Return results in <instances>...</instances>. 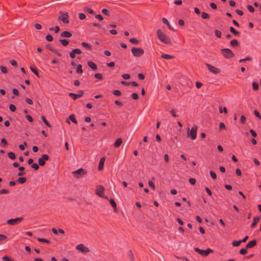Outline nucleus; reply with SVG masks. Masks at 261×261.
Here are the masks:
<instances>
[{
    "instance_id": "3c124183",
    "label": "nucleus",
    "mask_w": 261,
    "mask_h": 261,
    "mask_svg": "<svg viewBox=\"0 0 261 261\" xmlns=\"http://www.w3.org/2000/svg\"><path fill=\"white\" fill-rule=\"evenodd\" d=\"M79 17L80 19H81V20H84L86 18L85 14L83 13H79Z\"/></svg>"
},
{
    "instance_id": "1a4fd4ad",
    "label": "nucleus",
    "mask_w": 261,
    "mask_h": 261,
    "mask_svg": "<svg viewBox=\"0 0 261 261\" xmlns=\"http://www.w3.org/2000/svg\"><path fill=\"white\" fill-rule=\"evenodd\" d=\"M49 156L47 154H44L41 158L38 159V164L40 166H43L45 164V161L49 160Z\"/></svg>"
},
{
    "instance_id": "412c9836",
    "label": "nucleus",
    "mask_w": 261,
    "mask_h": 261,
    "mask_svg": "<svg viewBox=\"0 0 261 261\" xmlns=\"http://www.w3.org/2000/svg\"><path fill=\"white\" fill-rule=\"evenodd\" d=\"M122 142V140L121 138H118L116 139L114 143V146L116 148L119 147Z\"/></svg>"
},
{
    "instance_id": "774afa93",
    "label": "nucleus",
    "mask_w": 261,
    "mask_h": 261,
    "mask_svg": "<svg viewBox=\"0 0 261 261\" xmlns=\"http://www.w3.org/2000/svg\"><path fill=\"white\" fill-rule=\"evenodd\" d=\"M25 102L27 103H28L29 105H33V100L32 99H30V98H25Z\"/></svg>"
},
{
    "instance_id": "4c0bfd02",
    "label": "nucleus",
    "mask_w": 261,
    "mask_h": 261,
    "mask_svg": "<svg viewBox=\"0 0 261 261\" xmlns=\"http://www.w3.org/2000/svg\"><path fill=\"white\" fill-rule=\"evenodd\" d=\"M252 88L254 91H256L258 89V84L256 82H253Z\"/></svg>"
},
{
    "instance_id": "4d7b16f0",
    "label": "nucleus",
    "mask_w": 261,
    "mask_h": 261,
    "mask_svg": "<svg viewBox=\"0 0 261 261\" xmlns=\"http://www.w3.org/2000/svg\"><path fill=\"white\" fill-rule=\"evenodd\" d=\"M122 77L124 80H128L130 77V76L129 74L126 73L122 75Z\"/></svg>"
},
{
    "instance_id": "f03ea898",
    "label": "nucleus",
    "mask_w": 261,
    "mask_h": 261,
    "mask_svg": "<svg viewBox=\"0 0 261 261\" xmlns=\"http://www.w3.org/2000/svg\"><path fill=\"white\" fill-rule=\"evenodd\" d=\"M198 127L196 125H194L192 127L191 130L190 128H187V137H190L192 140H195L197 137V131Z\"/></svg>"
},
{
    "instance_id": "2eb2a0df",
    "label": "nucleus",
    "mask_w": 261,
    "mask_h": 261,
    "mask_svg": "<svg viewBox=\"0 0 261 261\" xmlns=\"http://www.w3.org/2000/svg\"><path fill=\"white\" fill-rule=\"evenodd\" d=\"M72 35L71 33H70L69 31H63L60 34V36L61 37H65V38H70V37H72Z\"/></svg>"
},
{
    "instance_id": "a878e982",
    "label": "nucleus",
    "mask_w": 261,
    "mask_h": 261,
    "mask_svg": "<svg viewBox=\"0 0 261 261\" xmlns=\"http://www.w3.org/2000/svg\"><path fill=\"white\" fill-rule=\"evenodd\" d=\"M59 42L64 46H66L68 45L69 41L67 39H60Z\"/></svg>"
},
{
    "instance_id": "9b49d317",
    "label": "nucleus",
    "mask_w": 261,
    "mask_h": 261,
    "mask_svg": "<svg viewBox=\"0 0 261 261\" xmlns=\"http://www.w3.org/2000/svg\"><path fill=\"white\" fill-rule=\"evenodd\" d=\"M58 20L63 21L64 23H69V15L68 13H63L58 17Z\"/></svg>"
},
{
    "instance_id": "dca6fc26",
    "label": "nucleus",
    "mask_w": 261,
    "mask_h": 261,
    "mask_svg": "<svg viewBox=\"0 0 261 261\" xmlns=\"http://www.w3.org/2000/svg\"><path fill=\"white\" fill-rule=\"evenodd\" d=\"M260 217H254L253 219V222L251 224V228H253L256 225V224L260 221Z\"/></svg>"
},
{
    "instance_id": "20e7f679",
    "label": "nucleus",
    "mask_w": 261,
    "mask_h": 261,
    "mask_svg": "<svg viewBox=\"0 0 261 261\" xmlns=\"http://www.w3.org/2000/svg\"><path fill=\"white\" fill-rule=\"evenodd\" d=\"M221 53L226 59H231L234 56V54L229 48H223L221 49Z\"/></svg>"
},
{
    "instance_id": "393cba45",
    "label": "nucleus",
    "mask_w": 261,
    "mask_h": 261,
    "mask_svg": "<svg viewBox=\"0 0 261 261\" xmlns=\"http://www.w3.org/2000/svg\"><path fill=\"white\" fill-rule=\"evenodd\" d=\"M76 72L77 73L79 74H82L83 72V70L82 69V66L81 64H79L76 69Z\"/></svg>"
},
{
    "instance_id": "7ed1b4c3",
    "label": "nucleus",
    "mask_w": 261,
    "mask_h": 261,
    "mask_svg": "<svg viewBox=\"0 0 261 261\" xmlns=\"http://www.w3.org/2000/svg\"><path fill=\"white\" fill-rule=\"evenodd\" d=\"M131 51L133 55L137 58L141 57L144 54V50L141 48L133 47Z\"/></svg>"
},
{
    "instance_id": "6e6552de",
    "label": "nucleus",
    "mask_w": 261,
    "mask_h": 261,
    "mask_svg": "<svg viewBox=\"0 0 261 261\" xmlns=\"http://www.w3.org/2000/svg\"><path fill=\"white\" fill-rule=\"evenodd\" d=\"M76 249L84 253L89 252V249L83 244H80L76 246Z\"/></svg>"
},
{
    "instance_id": "37998d69",
    "label": "nucleus",
    "mask_w": 261,
    "mask_h": 261,
    "mask_svg": "<svg viewBox=\"0 0 261 261\" xmlns=\"http://www.w3.org/2000/svg\"><path fill=\"white\" fill-rule=\"evenodd\" d=\"M94 77L99 80H102L103 77L101 73H97L94 74Z\"/></svg>"
},
{
    "instance_id": "5701e85b",
    "label": "nucleus",
    "mask_w": 261,
    "mask_h": 261,
    "mask_svg": "<svg viewBox=\"0 0 261 261\" xmlns=\"http://www.w3.org/2000/svg\"><path fill=\"white\" fill-rule=\"evenodd\" d=\"M81 44L84 47L86 48L88 50H90L92 49L91 45L87 42H83Z\"/></svg>"
},
{
    "instance_id": "0e129e2a",
    "label": "nucleus",
    "mask_w": 261,
    "mask_h": 261,
    "mask_svg": "<svg viewBox=\"0 0 261 261\" xmlns=\"http://www.w3.org/2000/svg\"><path fill=\"white\" fill-rule=\"evenodd\" d=\"M9 193V191L8 190L6 189H2L0 191V194H8Z\"/></svg>"
},
{
    "instance_id": "72a5a7b5",
    "label": "nucleus",
    "mask_w": 261,
    "mask_h": 261,
    "mask_svg": "<svg viewBox=\"0 0 261 261\" xmlns=\"http://www.w3.org/2000/svg\"><path fill=\"white\" fill-rule=\"evenodd\" d=\"M49 31H54L55 33H57L60 31V28L59 26H56L55 28H50Z\"/></svg>"
},
{
    "instance_id": "c9c22d12",
    "label": "nucleus",
    "mask_w": 261,
    "mask_h": 261,
    "mask_svg": "<svg viewBox=\"0 0 261 261\" xmlns=\"http://www.w3.org/2000/svg\"><path fill=\"white\" fill-rule=\"evenodd\" d=\"M84 11L85 12H87V13H88L89 14H94V11L92 9H91V8H85V9H84Z\"/></svg>"
},
{
    "instance_id": "79ce46f5",
    "label": "nucleus",
    "mask_w": 261,
    "mask_h": 261,
    "mask_svg": "<svg viewBox=\"0 0 261 261\" xmlns=\"http://www.w3.org/2000/svg\"><path fill=\"white\" fill-rule=\"evenodd\" d=\"M219 112L220 113H222L224 112V113L226 114L227 113V110L226 108L224 107L223 109L221 107H219Z\"/></svg>"
},
{
    "instance_id": "69168bd1",
    "label": "nucleus",
    "mask_w": 261,
    "mask_h": 261,
    "mask_svg": "<svg viewBox=\"0 0 261 261\" xmlns=\"http://www.w3.org/2000/svg\"><path fill=\"white\" fill-rule=\"evenodd\" d=\"M10 63L11 64V65H12L13 66H17V63L16 61H15L14 60H11L10 61Z\"/></svg>"
},
{
    "instance_id": "680f3d73",
    "label": "nucleus",
    "mask_w": 261,
    "mask_h": 261,
    "mask_svg": "<svg viewBox=\"0 0 261 261\" xmlns=\"http://www.w3.org/2000/svg\"><path fill=\"white\" fill-rule=\"evenodd\" d=\"M27 145V143L25 142H24V145L20 144L19 145V148L21 150H24L25 149V146Z\"/></svg>"
},
{
    "instance_id": "f3484780",
    "label": "nucleus",
    "mask_w": 261,
    "mask_h": 261,
    "mask_svg": "<svg viewBox=\"0 0 261 261\" xmlns=\"http://www.w3.org/2000/svg\"><path fill=\"white\" fill-rule=\"evenodd\" d=\"M88 66L93 70H96L97 69V66L95 63L92 61H88L87 62Z\"/></svg>"
},
{
    "instance_id": "58836bf2",
    "label": "nucleus",
    "mask_w": 261,
    "mask_h": 261,
    "mask_svg": "<svg viewBox=\"0 0 261 261\" xmlns=\"http://www.w3.org/2000/svg\"><path fill=\"white\" fill-rule=\"evenodd\" d=\"M2 259L3 261H14L13 259H12L11 257H9L8 256H4L2 257Z\"/></svg>"
},
{
    "instance_id": "aec40b11",
    "label": "nucleus",
    "mask_w": 261,
    "mask_h": 261,
    "mask_svg": "<svg viewBox=\"0 0 261 261\" xmlns=\"http://www.w3.org/2000/svg\"><path fill=\"white\" fill-rule=\"evenodd\" d=\"M127 256L128 257V258L129 259L130 261H134L135 260L134 256L133 253L131 250H129L127 252Z\"/></svg>"
},
{
    "instance_id": "052dcab7",
    "label": "nucleus",
    "mask_w": 261,
    "mask_h": 261,
    "mask_svg": "<svg viewBox=\"0 0 261 261\" xmlns=\"http://www.w3.org/2000/svg\"><path fill=\"white\" fill-rule=\"evenodd\" d=\"M7 239V237L6 235L1 234H0V241H4Z\"/></svg>"
},
{
    "instance_id": "6e6d98bb",
    "label": "nucleus",
    "mask_w": 261,
    "mask_h": 261,
    "mask_svg": "<svg viewBox=\"0 0 261 261\" xmlns=\"http://www.w3.org/2000/svg\"><path fill=\"white\" fill-rule=\"evenodd\" d=\"M32 168L34 169L35 170H37L39 169V166L37 163H34L32 165Z\"/></svg>"
},
{
    "instance_id": "7c9ffc66",
    "label": "nucleus",
    "mask_w": 261,
    "mask_h": 261,
    "mask_svg": "<svg viewBox=\"0 0 261 261\" xmlns=\"http://www.w3.org/2000/svg\"><path fill=\"white\" fill-rule=\"evenodd\" d=\"M8 157L11 160H14L16 158L15 154L12 152H9L8 153Z\"/></svg>"
},
{
    "instance_id": "0eeeda50",
    "label": "nucleus",
    "mask_w": 261,
    "mask_h": 261,
    "mask_svg": "<svg viewBox=\"0 0 261 261\" xmlns=\"http://www.w3.org/2000/svg\"><path fill=\"white\" fill-rule=\"evenodd\" d=\"M105 188L102 186L98 185L95 189V194L100 197L105 198L104 196Z\"/></svg>"
},
{
    "instance_id": "a19ab883",
    "label": "nucleus",
    "mask_w": 261,
    "mask_h": 261,
    "mask_svg": "<svg viewBox=\"0 0 261 261\" xmlns=\"http://www.w3.org/2000/svg\"><path fill=\"white\" fill-rule=\"evenodd\" d=\"M110 203L111 204V205L115 208V211H116V208L117 205H116V203L115 201H114V200L113 199H111L110 200Z\"/></svg>"
},
{
    "instance_id": "13d9d810",
    "label": "nucleus",
    "mask_w": 261,
    "mask_h": 261,
    "mask_svg": "<svg viewBox=\"0 0 261 261\" xmlns=\"http://www.w3.org/2000/svg\"><path fill=\"white\" fill-rule=\"evenodd\" d=\"M45 38L49 42L53 41V37L51 36V35L49 34L46 35Z\"/></svg>"
},
{
    "instance_id": "f257e3e1",
    "label": "nucleus",
    "mask_w": 261,
    "mask_h": 261,
    "mask_svg": "<svg viewBox=\"0 0 261 261\" xmlns=\"http://www.w3.org/2000/svg\"><path fill=\"white\" fill-rule=\"evenodd\" d=\"M157 36L158 39L163 43L170 45L172 44L171 39L167 36L161 30L157 31Z\"/></svg>"
},
{
    "instance_id": "338daca9",
    "label": "nucleus",
    "mask_w": 261,
    "mask_h": 261,
    "mask_svg": "<svg viewBox=\"0 0 261 261\" xmlns=\"http://www.w3.org/2000/svg\"><path fill=\"white\" fill-rule=\"evenodd\" d=\"M248 10L251 13L253 12L254 11V8L251 6V5H248L247 6Z\"/></svg>"
},
{
    "instance_id": "6ab92c4d",
    "label": "nucleus",
    "mask_w": 261,
    "mask_h": 261,
    "mask_svg": "<svg viewBox=\"0 0 261 261\" xmlns=\"http://www.w3.org/2000/svg\"><path fill=\"white\" fill-rule=\"evenodd\" d=\"M105 162V158H101L100 160L99 165H98V170H102L103 169L104 163Z\"/></svg>"
},
{
    "instance_id": "4468645a",
    "label": "nucleus",
    "mask_w": 261,
    "mask_h": 261,
    "mask_svg": "<svg viewBox=\"0 0 261 261\" xmlns=\"http://www.w3.org/2000/svg\"><path fill=\"white\" fill-rule=\"evenodd\" d=\"M82 54V51L81 50V49H79V48H76V49H73L70 53H69V56H70V57L72 59H74L75 58V55L77 54V55H80Z\"/></svg>"
},
{
    "instance_id": "de8ad7c7",
    "label": "nucleus",
    "mask_w": 261,
    "mask_h": 261,
    "mask_svg": "<svg viewBox=\"0 0 261 261\" xmlns=\"http://www.w3.org/2000/svg\"><path fill=\"white\" fill-rule=\"evenodd\" d=\"M210 175L213 179H215L217 178V175L216 173L213 171H210Z\"/></svg>"
},
{
    "instance_id": "a18cd8bd",
    "label": "nucleus",
    "mask_w": 261,
    "mask_h": 261,
    "mask_svg": "<svg viewBox=\"0 0 261 261\" xmlns=\"http://www.w3.org/2000/svg\"><path fill=\"white\" fill-rule=\"evenodd\" d=\"M215 34L218 38L221 37V32L219 30H216L215 31Z\"/></svg>"
},
{
    "instance_id": "49530a36",
    "label": "nucleus",
    "mask_w": 261,
    "mask_h": 261,
    "mask_svg": "<svg viewBox=\"0 0 261 261\" xmlns=\"http://www.w3.org/2000/svg\"><path fill=\"white\" fill-rule=\"evenodd\" d=\"M102 13L107 15V16H109L110 15V12L108 10H107V9H103L101 11Z\"/></svg>"
},
{
    "instance_id": "ddd939ff",
    "label": "nucleus",
    "mask_w": 261,
    "mask_h": 261,
    "mask_svg": "<svg viewBox=\"0 0 261 261\" xmlns=\"http://www.w3.org/2000/svg\"><path fill=\"white\" fill-rule=\"evenodd\" d=\"M79 92H80L79 94H74V93H69V96L70 97H72V98L73 100H75V99L81 98V97L83 96V95L84 94V91L82 90H81L79 91Z\"/></svg>"
},
{
    "instance_id": "bf43d9fd",
    "label": "nucleus",
    "mask_w": 261,
    "mask_h": 261,
    "mask_svg": "<svg viewBox=\"0 0 261 261\" xmlns=\"http://www.w3.org/2000/svg\"><path fill=\"white\" fill-rule=\"evenodd\" d=\"M148 185L153 190H155V188L154 184L152 181H149Z\"/></svg>"
},
{
    "instance_id": "9d476101",
    "label": "nucleus",
    "mask_w": 261,
    "mask_h": 261,
    "mask_svg": "<svg viewBox=\"0 0 261 261\" xmlns=\"http://www.w3.org/2000/svg\"><path fill=\"white\" fill-rule=\"evenodd\" d=\"M86 172L83 169L80 168L76 171H73L72 174L77 178H80L81 176L85 175Z\"/></svg>"
},
{
    "instance_id": "2f4dec72",
    "label": "nucleus",
    "mask_w": 261,
    "mask_h": 261,
    "mask_svg": "<svg viewBox=\"0 0 261 261\" xmlns=\"http://www.w3.org/2000/svg\"><path fill=\"white\" fill-rule=\"evenodd\" d=\"M201 17L204 19H206L210 18V16L208 13L206 12H202L201 13Z\"/></svg>"
},
{
    "instance_id": "f8f14e48",
    "label": "nucleus",
    "mask_w": 261,
    "mask_h": 261,
    "mask_svg": "<svg viewBox=\"0 0 261 261\" xmlns=\"http://www.w3.org/2000/svg\"><path fill=\"white\" fill-rule=\"evenodd\" d=\"M206 66L207 67L208 70L212 73H213L214 74H217L220 72L219 69L211 65V64H206Z\"/></svg>"
},
{
    "instance_id": "ea45409f",
    "label": "nucleus",
    "mask_w": 261,
    "mask_h": 261,
    "mask_svg": "<svg viewBox=\"0 0 261 261\" xmlns=\"http://www.w3.org/2000/svg\"><path fill=\"white\" fill-rule=\"evenodd\" d=\"M129 41L132 43L134 44H138L139 43V41L135 38H131L129 40Z\"/></svg>"
},
{
    "instance_id": "bb28decb",
    "label": "nucleus",
    "mask_w": 261,
    "mask_h": 261,
    "mask_svg": "<svg viewBox=\"0 0 261 261\" xmlns=\"http://www.w3.org/2000/svg\"><path fill=\"white\" fill-rule=\"evenodd\" d=\"M229 30L230 32L233 34L235 36H239L240 35V33L236 31L232 27H230Z\"/></svg>"
},
{
    "instance_id": "4be33fe9",
    "label": "nucleus",
    "mask_w": 261,
    "mask_h": 261,
    "mask_svg": "<svg viewBox=\"0 0 261 261\" xmlns=\"http://www.w3.org/2000/svg\"><path fill=\"white\" fill-rule=\"evenodd\" d=\"M161 58L166 60H171L174 58V57L168 54H163L161 55Z\"/></svg>"
},
{
    "instance_id": "473e14b6",
    "label": "nucleus",
    "mask_w": 261,
    "mask_h": 261,
    "mask_svg": "<svg viewBox=\"0 0 261 261\" xmlns=\"http://www.w3.org/2000/svg\"><path fill=\"white\" fill-rule=\"evenodd\" d=\"M37 240L40 242H43V243H47V244H49L50 243L49 241L46 239L38 238Z\"/></svg>"
},
{
    "instance_id": "39448f33",
    "label": "nucleus",
    "mask_w": 261,
    "mask_h": 261,
    "mask_svg": "<svg viewBox=\"0 0 261 261\" xmlns=\"http://www.w3.org/2000/svg\"><path fill=\"white\" fill-rule=\"evenodd\" d=\"M194 250L202 256H207L210 253L214 252L211 248H207L206 250H202L198 248H194Z\"/></svg>"
},
{
    "instance_id": "09e8293b",
    "label": "nucleus",
    "mask_w": 261,
    "mask_h": 261,
    "mask_svg": "<svg viewBox=\"0 0 261 261\" xmlns=\"http://www.w3.org/2000/svg\"><path fill=\"white\" fill-rule=\"evenodd\" d=\"M247 253V250L246 248H242L240 250V253L242 255H245Z\"/></svg>"
},
{
    "instance_id": "603ef678",
    "label": "nucleus",
    "mask_w": 261,
    "mask_h": 261,
    "mask_svg": "<svg viewBox=\"0 0 261 261\" xmlns=\"http://www.w3.org/2000/svg\"><path fill=\"white\" fill-rule=\"evenodd\" d=\"M30 68H31V71H32V72H33L35 74V75H36L38 77H39V73H38V72L37 70L35 68H33V67H30Z\"/></svg>"
},
{
    "instance_id": "b1692460",
    "label": "nucleus",
    "mask_w": 261,
    "mask_h": 261,
    "mask_svg": "<svg viewBox=\"0 0 261 261\" xmlns=\"http://www.w3.org/2000/svg\"><path fill=\"white\" fill-rule=\"evenodd\" d=\"M230 43L231 46L233 47L238 46L239 45L238 41L236 39H233L231 40Z\"/></svg>"
},
{
    "instance_id": "864d4df0",
    "label": "nucleus",
    "mask_w": 261,
    "mask_h": 261,
    "mask_svg": "<svg viewBox=\"0 0 261 261\" xmlns=\"http://www.w3.org/2000/svg\"><path fill=\"white\" fill-rule=\"evenodd\" d=\"M131 97L133 99L137 100L139 98V96L137 93H134L132 94Z\"/></svg>"
},
{
    "instance_id": "e2e57ef3",
    "label": "nucleus",
    "mask_w": 261,
    "mask_h": 261,
    "mask_svg": "<svg viewBox=\"0 0 261 261\" xmlns=\"http://www.w3.org/2000/svg\"><path fill=\"white\" fill-rule=\"evenodd\" d=\"M189 182L192 185H194L195 184L196 179L194 178H189Z\"/></svg>"
},
{
    "instance_id": "8fccbe9b",
    "label": "nucleus",
    "mask_w": 261,
    "mask_h": 261,
    "mask_svg": "<svg viewBox=\"0 0 261 261\" xmlns=\"http://www.w3.org/2000/svg\"><path fill=\"white\" fill-rule=\"evenodd\" d=\"M9 109L12 112H15L16 111V107L13 104H11L9 106Z\"/></svg>"
},
{
    "instance_id": "e433bc0d",
    "label": "nucleus",
    "mask_w": 261,
    "mask_h": 261,
    "mask_svg": "<svg viewBox=\"0 0 261 261\" xmlns=\"http://www.w3.org/2000/svg\"><path fill=\"white\" fill-rule=\"evenodd\" d=\"M113 94L116 96H120L121 95V92L119 90H115L113 91Z\"/></svg>"
},
{
    "instance_id": "cd10ccee",
    "label": "nucleus",
    "mask_w": 261,
    "mask_h": 261,
    "mask_svg": "<svg viewBox=\"0 0 261 261\" xmlns=\"http://www.w3.org/2000/svg\"><path fill=\"white\" fill-rule=\"evenodd\" d=\"M69 119L74 123L77 124V121L75 118V116L73 114H71L69 116Z\"/></svg>"
},
{
    "instance_id": "423d86ee",
    "label": "nucleus",
    "mask_w": 261,
    "mask_h": 261,
    "mask_svg": "<svg viewBox=\"0 0 261 261\" xmlns=\"http://www.w3.org/2000/svg\"><path fill=\"white\" fill-rule=\"evenodd\" d=\"M23 220V217H17L14 219H10L8 220L6 222V223L10 225H16L22 222Z\"/></svg>"
},
{
    "instance_id": "f704fd0d",
    "label": "nucleus",
    "mask_w": 261,
    "mask_h": 261,
    "mask_svg": "<svg viewBox=\"0 0 261 261\" xmlns=\"http://www.w3.org/2000/svg\"><path fill=\"white\" fill-rule=\"evenodd\" d=\"M241 241H233L232 242V245L234 247H238L241 244Z\"/></svg>"
},
{
    "instance_id": "c85d7f7f",
    "label": "nucleus",
    "mask_w": 261,
    "mask_h": 261,
    "mask_svg": "<svg viewBox=\"0 0 261 261\" xmlns=\"http://www.w3.org/2000/svg\"><path fill=\"white\" fill-rule=\"evenodd\" d=\"M26 181L27 178L25 177H20L17 179V181L21 184L25 183Z\"/></svg>"
},
{
    "instance_id": "c03bdc74",
    "label": "nucleus",
    "mask_w": 261,
    "mask_h": 261,
    "mask_svg": "<svg viewBox=\"0 0 261 261\" xmlns=\"http://www.w3.org/2000/svg\"><path fill=\"white\" fill-rule=\"evenodd\" d=\"M0 69L1 71L4 73H7L8 72V70L7 68L4 66H1Z\"/></svg>"
},
{
    "instance_id": "c756f323",
    "label": "nucleus",
    "mask_w": 261,
    "mask_h": 261,
    "mask_svg": "<svg viewBox=\"0 0 261 261\" xmlns=\"http://www.w3.org/2000/svg\"><path fill=\"white\" fill-rule=\"evenodd\" d=\"M41 119L43 120V122L49 127H51L50 124L48 122V121L46 119L45 117L44 116H41Z\"/></svg>"
},
{
    "instance_id": "a211bd4d",
    "label": "nucleus",
    "mask_w": 261,
    "mask_h": 261,
    "mask_svg": "<svg viewBox=\"0 0 261 261\" xmlns=\"http://www.w3.org/2000/svg\"><path fill=\"white\" fill-rule=\"evenodd\" d=\"M256 244V241L255 240L251 241L248 243L246 246V248H251L254 247Z\"/></svg>"
},
{
    "instance_id": "5fc2aeb1",
    "label": "nucleus",
    "mask_w": 261,
    "mask_h": 261,
    "mask_svg": "<svg viewBox=\"0 0 261 261\" xmlns=\"http://www.w3.org/2000/svg\"><path fill=\"white\" fill-rule=\"evenodd\" d=\"M253 113L256 117L258 118L259 119H261V117H260V114L257 110H255L254 111Z\"/></svg>"
}]
</instances>
